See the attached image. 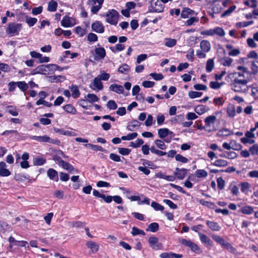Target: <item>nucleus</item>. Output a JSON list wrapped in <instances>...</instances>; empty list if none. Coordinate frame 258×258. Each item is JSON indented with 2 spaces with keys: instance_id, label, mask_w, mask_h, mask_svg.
<instances>
[{
  "instance_id": "obj_3",
  "label": "nucleus",
  "mask_w": 258,
  "mask_h": 258,
  "mask_svg": "<svg viewBox=\"0 0 258 258\" xmlns=\"http://www.w3.org/2000/svg\"><path fill=\"white\" fill-rule=\"evenodd\" d=\"M206 127L208 129V132L216 131L217 130V126L216 123L217 121V117L214 115L207 116L205 119Z\"/></svg>"
},
{
  "instance_id": "obj_45",
  "label": "nucleus",
  "mask_w": 258,
  "mask_h": 258,
  "mask_svg": "<svg viewBox=\"0 0 258 258\" xmlns=\"http://www.w3.org/2000/svg\"><path fill=\"white\" fill-rule=\"evenodd\" d=\"M199 18L195 17H191L189 19L185 22V25L189 26L194 25L195 23H197L199 21Z\"/></svg>"
},
{
  "instance_id": "obj_12",
  "label": "nucleus",
  "mask_w": 258,
  "mask_h": 258,
  "mask_svg": "<svg viewBox=\"0 0 258 258\" xmlns=\"http://www.w3.org/2000/svg\"><path fill=\"white\" fill-rule=\"evenodd\" d=\"M91 28L92 30L96 33H102L104 32V27L100 22L98 21L92 24Z\"/></svg>"
},
{
  "instance_id": "obj_24",
  "label": "nucleus",
  "mask_w": 258,
  "mask_h": 258,
  "mask_svg": "<svg viewBox=\"0 0 258 258\" xmlns=\"http://www.w3.org/2000/svg\"><path fill=\"white\" fill-rule=\"evenodd\" d=\"M86 245L91 250L92 253H96L99 250V245L93 241H90L87 242Z\"/></svg>"
},
{
  "instance_id": "obj_53",
  "label": "nucleus",
  "mask_w": 258,
  "mask_h": 258,
  "mask_svg": "<svg viewBox=\"0 0 258 258\" xmlns=\"http://www.w3.org/2000/svg\"><path fill=\"white\" fill-rule=\"evenodd\" d=\"M188 94L190 98L194 99L201 97L202 95V93L200 92L190 91L188 92Z\"/></svg>"
},
{
  "instance_id": "obj_39",
  "label": "nucleus",
  "mask_w": 258,
  "mask_h": 258,
  "mask_svg": "<svg viewBox=\"0 0 258 258\" xmlns=\"http://www.w3.org/2000/svg\"><path fill=\"white\" fill-rule=\"evenodd\" d=\"M125 48L123 44L120 43L116 44L115 47H110V50L113 52L116 53L117 51H120L123 50Z\"/></svg>"
},
{
  "instance_id": "obj_18",
  "label": "nucleus",
  "mask_w": 258,
  "mask_h": 258,
  "mask_svg": "<svg viewBox=\"0 0 258 258\" xmlns=\"http://www.w3.org/2000/svg\"><path fill=\"white\" fill-rule=\"evenodd\" d=\"M226 112L229 117L233 118L236 115V108L234 105L229 104L226 108Z\"/></svg>"
},
{
  "instance_id": "obj_41",
  "label": "nucleus",
  "mask_w": 258,
  "mask_h": 258,
  "mask_svg": "<svg viewBox=\"0 0 258 258\" xmlns=\"http://www.w3.org/2000/svg\"><path fill=\"white\" fill-rule=\"evenodd\" d=\"M223 8L219 3H217V0H213V10L216 13H219L222 10Z\"/></svg>"
},
{
  "instance_id": "obj_19",
  "label": "nucleus",
  "mask_w": 258,
  "mask_h": 258,
  "mask_svg": "<svg viewBox=\"0 0 258 258\" xmlns=\"http://www.w3.org/2000/svg\"><path fill=\"white\" fill-rule=\"evenodd\" d=\"M42 74V75H47V73L46 72L45 65H40L37 67L36 68L33 70L32 71V75H36V74Z\"/></svg>"
},
{
  "instance_id": "obj_36",
  "label": "nucleus",
  "mask_w": 258,
  "mask_h": 258,
  "mask_svg": "<svg viewBox=\"0 0 258 258\" xmlns=\"http://www.w3.org/2000/svg\"><path fill=\"white\" fill-rule=\"evenodd\" d=\"M232 62L233 59L229 57H224L221 59V63L224 66L229 67Z\"/></svg>"
},
{
  "instance_id": "obj_33",
  "label": "nucleus",
  "mask_w": 258,
  "mask_h": 258,
  "mask_svg": "<svg viewBox=\"0 0 258 258\" xmlns=\"http://www.w3.org/2000/svg\"><path fill=\"white\" fill-rule=\"evenodd\" d=\"M220 245L223 247L227 249L228 250L231 252H234L235 250V249L231 245V244L226 241L224 239L223 240V242H222Z\"/></svg>"
},
{
  "instance_id": "obj_8",
  "label": "nucleus",
  "mask_w": 258,
  "mask_h": 258,
  "mask_svg": "<svg viewBox=\"0 0 258 258\" xmlns=\"http://www.w3.org/2000/svg\"><path fill=\"white\" fill-rule=\"evenodd\" d=\"M159 137L160 138L164 139V141L166 143H169L171 141V138L168 139L167 138L168 135H172L173 133L171 131H170L168 128H160L158 130V132ZM171 138V136L170 137Z\"/></svg>"
},
{
  "instance_id": "obj_14",
  "label": "nucleus",
  "mask_w": 258,
  "mask_h": 258,
  "mask_svg": "<svg viewBox=\"0 0 258 258\" xmlns=\"http://www.w3.org/2000/svg\"><path fill=\"white\" fill-rule=\"evenodd\" d=\"M6 167L7 165L5 162H0V176L4 177L11 175V172Z\"/></svg>"
},
{
  "instance_id": "obj_37",
  "label": "nucleus",
  "mask_w": 258,
  "mask_h": 258,
  "mask_svg": "<svg viewBox=\"0 0 258 258\" xmlns=\"http://www.w3.org/2000/svg\"><path fill=\"white\" fill-rule=\"evenodd\" d=\"M159 229V225L157 223H151L147 228L146 230L148 231H151L152 232H156Z\"/></svg>"
},
{
  "instance_id": "obj_31",
  "label": "nucleus",
  "mask_w": 258,
  "mask_h": 258,
  "mask_svg": "<svg viewBox=\"0 0 258 258\" xmlns=\"http://www.w3.org/2000/svg\"><path fill=\"white\" fill-rule=\"evenodd\" d=\"M55 132L58 133L60 135L65 136H75L76 135L75 132L70 131H65L61 129H55Z\"/></svg>"
},
{
  "instance_id": "obj_48",
  "label": "nucleus",
  "mask_w": 258,
  "mask_h": 258,
  "mask_svg": "<svg viewBox=\"0 0 258 258\" xmlns=\"http://www.w3.org/2000/svg\"><path fill=\"white\" fill-rule=\"evenodd\" d=\"M228 188L231 190V192L233 195L238 196L239 194L238 187L234 184L231 183Z\"/></svg>"
},
{
  "instance_id": "obj_2",
  "label": "nucleus",
  "mask_w": 258,
  "mask_h": 258,
  "mask_svg": "<svg viewBox=\"0 0 258 258\" xmlns=\"http://www.w3.org/2000/svg\"><path fill=\"white\" fill-rule=\"evenodd\" d=\"M202 35L207 36H213L217 35L219 37H224L225 35V32L224 29L220 27H216L213 29H209L202 31L200 33Z\"/></svg>"
},
{
  "instance_id": "obj_30",
  "label": "nucleus",
  "mask_w": 258,
  "mask_h": 258,
  "mask_svg": "<svg viewBox=\"0 0 258 258\" xmlns=\"http://www.w3.org/2000/svg\"><path fill=\"white\" fill-rule=\"evenodd\" d=\"M32 139L39 142H50V138L47 136H32Z\"/></svg>"
},
{
  "instance_id": "obj_26",
  "label": "nucleus",
  "mask_w": 258,
  "mask_h": 258,
  "mask_svg": "<svg viewBox=\"0 0 258 258\" xmlns=\"http://www.w3.org/2000/svg\"><path fill=\"white\" fill-rule=\"evenodd\" d=\"M206 223L208 227L213 231H219L221 228L220 226L217 222L207 221Z\"/></svg>"
},
{
  "instance_id": "obj_47",
  "label": "nucleus",
  "mask_w": 258,
  "mask_h": 258,
  "mask_svg": "<svg viewBox=\"0 0 258 258\" xmlns=\"http://www.w3.org/2000/svg\"><path fill=\"white\" fill-rule=\"evenodd\" d=\"M70 89L72 92V95L73 98H76L79 96L80 92L77 86H72L71 87H70Z\"/></svg>"
},
{
  "instance_id": "obj_22",
  "label": "nucleus",
  "mask_w": 258,
  "mask_h": 258,
  "mask_svg": "<svg viewBox=\"0 0 258 258\" xmlns=\"http://www.w3.org/2000/svg\"><path fill=\"white\" fill-rule=\"evenodd\" d=\"M140 126V122L138 120H135L130 122L127 125L126 128L130 131L136 130Z\"/></svg>"
},
{
  "instance_id": "obj_11",
  "label": "nucleus",
  "mask_w": 258,
  "mask_h": 258,
  "mask_svg": "<svg viewBox=\"0 0 258 258\" xmlns=\"http://www.w3.org/2000/svg\"><path fill=\"white\" fill-rule=\"evenodd\" d=\"M95 52L96 55L94 59L97 61L103 59L106 56L105 49L102 47L95 48Z\"/></svg>"
},
{
  "instance_id": "obj_29",
  "label": "nucleus",
  "mask_w": 258,
  "mask_h": 258,
  "mask_svg": "<svg viewBox=\"0 0 258 258\" xmlns=\"http://www.w3.org/2000/svg\"><path fill=\"white\" fill-rule=\"evenodd\" d=\"M63 108L68 113L72 114H76L77 113L76 108L71 104H67L63 106Z\"/></svg>"
},
{
  "instance_id": "obj_50",
  "label": "nucleus",
  "mask_w": 258,
  "mask_h": 258,
  "mask_svg": "<svg viewBox=\"0 0 258 258\" xmlns=\"http://www.w3.org/2000/svg\"><path fill=\"white\" fill-rule=\"evenodd\" d=\"M37 21V20L36 18H31L28 16L26 17V22L30 27L34 26L36 23Z\"/></svg>"
},
{
  "instance_id": "obj_56",
  "label": "nucleus",
  "mask_w": 258,
  "mask_h": 258,
  "mask_svg": "<svg viewBox=\"0 0 258 258\" xmlns=\"http://www.w3.org/2000/svg\"><path fill=\"white\" fill-rule=\"evenodd\" d=\"M155 143L157 147L161 150H165L167 148V146L164 144V142L160 140H156Z\"/></svg>"
},
{
  "instance_id": "obj_21",
  "label": "nucleus",
  "mask_w": 258,
  "mask_h": 258,
  "mask_svg": "<svg viewBox=\"0 0 258 258\" xmlns=\"http://www.w3.org/2000/svg\"><path fill=\"white\" fill-rule=\"evenodd\" d=\"M199 236L201 241L203 243H204L207 246H212V242L207 235L201 233H199Z\"/></svg>"
},
{
  "instance_id": "obj_16",
  "label": "nucleus",
  "mask_w": 258,
  "mask_h": 258,
  "mask_svg": "<svg viewBox=\"0 0 258 258\" xmlns=\"http://www.w3.org/2000/svg\"><path fill=\"white\" fill-rule=\"evenodd\" d=\"M200 48L204 52H208L211 49V44L210 42L206 40H203L200 42Z\"/></svg>"
},
{
  "instance_id": "obj_44",
  "label": "nucleus",
  "mask_w": 258,
  "mask_h": 258,
  "mask_svg": "<svg viewBox=\"0 0 258 258\" xmlns=\"http://www.w3.org/2000/svg\"><path fill=\"white\" fill-rule=\"evenodd\" d=\"M46 162V159L41 157H36L34 159L33 164L34 165L41 166Z\"/></svg>"
},
{
  "instance_id": "obj_43",
  "label": "nucleus",
  "mask_w": 258,
  "mask_h": 258,
  "mask_svg": "<svg viewBox=\"0 0 258 258\" xmlns=\"http://www.w3.org/2000/svg\"><path fill=\"white\" fill-rule=\"evenodd\" d=\"M195 174L198 178L206 177L208 176V172L203 169H198L196 171Z\"/></svg>"
},
{
  "instance_id": "obj_60",
  "label": "nucleus",
  "mask_w": 258,
  "mask_h": 258,
  "mask_svg": "<svg viewBox=\"0 0 258 258\" xmlns=\"http://www.w3.org/2000/svg\"><path fill=\"white\" fill-rule=\"evenodd\" d=\"M163 202L164 203L168 205L171 209H176L177 208V205L169 200L164 199Z\"/></svg>"
},
{
  "instance_id": "obj_20",
  "label": "nucleus",
  "mask_w": 258,
  "mask_h": 258,
  "mask_svg": "<svg viewBox=\"0 0 258 258\" xmlns=\"http://www.w3.org/2000/svg\"><path fill=\"white\" fill-rule=\"evenodd\" d=\"M195 14V12L189 8H184L181 13V17L184 19L187 18L189 16Z\"/></svg>"
},
{
  "instance_id": "obj_5",
  "label": "nucleus",
  "mask_w": 258,
  "mask_h": 258,
  "mask_svg": "<svg viewBox=\"0 0 258 258\" xmlns=\"http://www.w3.org/2000/svg\"><path fill=\"white\" fill-rule=\"evenodd\" d=\"M22 25L17 23H11L8 24V27L6 29L7 34L11 36L18 35L21 30Z\"/></svg>"
},
{
  "instance_id": "obj_10",
  "label": "nucleus",
  "mask_w": 258,
  "mask_h": 258,
  "mask_svg": "<svg viewBox=\"0 0 258 258\" xmlns=\"http://www.w3.org/2000/svg\"><path fill=\"white\" fill-rule=\"evenodd\" d=\"M61 25L63 27H70L76 24L75 19L65 16L61 21Z\"/></svg>"
},
{
  "instance_id": "obj_51",
  "label": "nucleus",
  "mask_w": 258,
  "mask_h": 258,
  "mask_svg": "<svg viewBox=\"0 0 258 258\" xmlns=\"http://www.w3.org/2000/svg\"><path fill=\"white\" fill-rule=\"evenodd\" d=\"M236 8V6L233 5L231 6L228 10L224 11L221 15L222 17H224L230 15Z\"/></svg>"
},
{
  "instance_id": "obj_25",
  "label": "nucleus",
  "mask_w": 258,
  "mask_h": 258,
  "mask_svg": "<svg viewBox=\"0 0 258 258\" xmlns=\"http://www.w3.org/2000/svg\"><path fill=\"white\" fill-rule=\"evenodd\" d=\"M60 67L55 64H48L45 65L46 72L47 75L50 74L56 71Z\"/></svg>"
},
{
  "instance_id": "obj_64",
  "label": "nucleus",
  "mask_w": 258,
  "mask_h": 258,
  "mask_svg": "<svg viewBox=\"0 0 258 258\" xmlns=\"http://www.w3.org/2000/svg\"><path fill=\"white\" fill-rule=\"evenodd\" d=\"M175 158L176 161L183 163H185L188 161V160L186 157L181 155L180 154L176 155Z\"/></svg>"
},
{
  "instance_id": "obj_63",
  "label": "nucleus",
  "mask_w": 258,
  "mask_h": 258,
  "mask_svg": "<svg viewBox=\"0 0 258 258\" xmlns=\"http://www.w3.org/2000/svg\"><path fill=\"white\" fill-rule=\"evenodd\" d=\"M87 39L90 42H96L98 40V37L95 34L90 33L88 34Z\"/></svg>"
},
{
  "instance_id": "obj_59",
  "label": "nucleus",
  "mask_w": 258,
  "mask_h": 258,
  "mask_svg": "<svg viewBox=\"0 0 258 258\" xmlns=\"http://www.w3.org/2000/svg\"><path fill=\"white\" fill-rule=\"evenodd\" d=\"M151 206L156 211H162L164 210V209L163 206L160 205L159 204L155 202H153L151 203Z\"/></svg>"
},
{
  "instance_id": "obj_55",
  "label": "nucleus",
  "mask_w": 258,
  "mask_h": 258,
  "mask_svg": "<svg viewBox=\"0 0 258 258\" xmlns=\"http://www.w3.org/2000/svg\"><path fill=\"white\" fill-rule=\"evenodd\" d=\"M241 190L242 192L247 194L249 191V184L248 182H242L240 184Z\"/></svg>"
},
{
  "instance_id": "obj_58",
  "label": "nucleus",
  "mask_w": 258,
  "mask_h": 258,
  "mask_svg": "<svg viewBox=\"0 0 258 258\" xmlns=\"http://www.w3.org/2000/svg\"><path fill=\"white\" fill-rule=\"evenodd\" d=\"M217 182L218 188L223 189L225 186V181L222 177H220L217 179Z\"/></svg>"
},
{
  "instance_id": "obj_38",
  "label": "nucleus",
  "mask_w": 258,
  "mask_h": 258,
  "mask_svg": "<svg viewBox=\"0 0 258 258\" xmlns=\"http://www.w3.org/2000/svg\"><path fill=\"white\" fill-rule=\"evenodd\" d=\"M213 164L217 167H225L228 165V162L223 159H218Z\"/></svg>"
},
{
  "instance_id": "obj_13",
  "label": "nucleus",
  "mask_w": 258,
  "mask_h": 258,
  "mask_svg": "<svg viewBox=\"0 0 258 258\" xmlns=\"http://www.w3.org/2000/svg\"><path fill=\"white\" fill-rule=\"evenodd\" d=\"M187 170L185 168L179 169L176 168L174 175L178 179H183L187 174Z\"/></svg>"
},
{
  "instance_id": "obj_49",
  "label": "nucleus",
  "mask_w": 258,
  "mask_h": 258,
  "mask_svg": "<svg viewBox=\"0 0 258 258\" xmlns=\"http://www.w3.org/2000/svg\"><path fill=\"white\" fill-rule=\"evenodd\" d=\"M144 144V141L142 139H138L135 142H132L130 143V146L135 148L139 147L141 145Z\"/></svg>"
},
{
  "instance_id": "obj_27",
  "label": "nucleus",
  "mask_w": 258,
  "mask_h": 258,
  "mask_svg": "<svg viewBox=\"0 0 258 258\" xmlns=\"http://www.w3.org/2000/svg\"><path fill=\"white\" fill-rule=\"evenodd\" d=\"M57 8V3L54 0H51L48 3L47 11L49 12H55Z\"/></svg>"
},
{
  "instance_id": "obj_23",
  "label": "nucleus",
  "mask_w": 258,
  "mask_h": 258,
  "mask_svg": "<svg viewBox=\"0 0 258 258\" xmlns=\"http://www.w3.org/2000/svg\"><path fill=\"white\" fill-rule=\"evenodd\" d=\"M109 89L118 94H122L124 89L122 86L117 84H112L109 87Z\"/></svg>"
},
{
  "instance_id": "obj_40",
  "label": "nucleus",
  "mask_w": 258,
  "mask_h": 258,
  "mask_svg": "<svg viewBox=\"0 0 258 258\" xmlns=\"http://www.w3.org/2000/svg\"><path fill=\"white\" fill-rule=\"evenodd\" d=\"M130 70V67L127 64H123L120 66L118 68V72L122 74H127Z\"/></svg>"
},
{
  "instance_id": "obj_52",
  "label": "nucleus",
  "mask_w": 258,
  "mask_h": 258,
  "mask_svg": "<svg viewBox=\"0 0 258 258\" xmlns=\"http://www.w3.org/2000/svg\"><path fill=\"white\" fill-rule=\"evenodd\" d=\"M138 136V134L137 133H133L131 134H128L127 136L121 137V139L122 140H132L135 138H136Z\"/></svg>"
},
{
  "instance_id": "obj_42",
  "label": "nucleus",
  "mask_w": 258,
  "mask_h": 258,
  "mask_svg": "<svg viewBox=\"0 0 258 258\" xmlns=\"http://www.w3.org/2000/svg\"><path fill=\"white\" fill-rule=\"evenodd\" d=\"M176 44V40L175 39L166 38L165 41V45L168 47H171L175 45Z\"/></svg>"
},
{
  "instance_id": "obj_1",
  "label": "nucleus",
  "mask_w": 258,
  "mask_h": 258,
  "mask_svg": "<svg viewBox=\"0 0 258 258\" xmlns=\"http://www.w3.org/2000/svg\"><path fill=\"white\" fill-rule=\"evenodd\" d=\"M248 82L247 79L235 77L230 85L231 89L236 92L246 93L249 89Z\"/></svg>"
},
{
  "instance_id": "obj_35",
  "label": "nucleus",
  "mask_w": 258,
  "mask_h": 258,
  "mask_svg": "<svg viewBox=\"0 0 258 258\" xmlns=\"http://www.w3.org/2000/svg\"><path fill=\"white\" fill-rule=\"evenodd\" d=\"M16 85L18 86V87L23 92H25L29 88L28 84H27L24 81L17 82Z\"/></svg>"
},
{
  "instance_id": "obj_15",
  "label": "nucleus",
  "mask_w": 258,
  "mask_h": 258,
  "mask_svg": "<svg viewBox=\"0 0 258 258\" xmlns=\"http://www.w3.org/2000/svg\"><path fill=\"white\" fill-rule=\"evenodd\" d=\"M62 164L60 165L64 169L67 170L71 173H74L78 172V170L75 169L71 164L69 163L66 162H61Z\"/></svg>"
},
{
  "instance_id": "obj_46",
  "label": "nucleus",
  "mask_w": 258,
  "mask_h": 258,
  "mask_svg": "<svg viewBox=\"0 0 258 258\" xmlns=\"http://www.w3.org/2000/svg\"><path fill=\"white\" fill-rule=\"evenodd\" d=\"M214 67V62L213 59H209L207 60L206 63V71L208 72H211Z\"/></svg>"
},
{
  "instance_id": "obj_34",
  "label": "nucleus",
  "mask_w": 258,
  "mask_h": 258,
  "mask_svg": "<svg viewBox=\"0 0 258 258\" xmlns=\"http://www.w3.org/2000/svg\"><path fill=\"white\" fill-rule=\"evenodd\" d=\"M240 211L244 214L250 215L253 212V208L251 206H246L243 207Z\"/></svg>"
},
{
  "instance_id": "obj_61",
  "label": "nucleus",
  "mask_w": 258,
  "mask_h": 258,
  "mask_svg": "<svg viewBox=\"0 0 258 258\" xmlns=\"http://www.w3.org/2000/svg\"><path fill=\"white\" fill-rule=\"evenodd\" d=\"M107 107L111 110H115L117 108V105L114 100H109L107 102Z\"/></svg>"
},
{
  "instance_id": "obj_4",
  "label": "nucleus",
  "mask_w": 258,
  "mask_h": 258,
  "mask_svg": "<svg viewBox=\"0 0 258 258\" xmlns=\"http://www.w3.org/2000/svg\"><path fill=\"white\" fill-rule=\"evenodd\" d=\"M118 13L112 10L106 14V21L111 25H116L118 22Z\"/></svg>"
},
{
  "instance_id": "obj_9",
  "label": "nucleus",
  "mask_w": 258,
  "mask_h": 258,
  "mask_svg": "<svg viewBox=\"0 0 258 258\" xmlns=\"http://www.w3.org/2000/svg\"><path fill=\"white\" fill-rule=\"evenodd\" d=\"M90 87L95 91L101 90L103 88V84L99 77H95L92 83L90 85Z\"/></svg>"
},
{
  "instance_id": "obj_32",
  "label": "nucleus",
  "mask_w": 258,
  "mask_h": 258,
  "mask_svg": "<svg viewBox=\"0 0 258 258\" xmlns=\"http://www.w3.org/2000/svg\"><path fill=\"white\" fill-rule=\"evenodd\" d=\"M158 239L156 237H151L149 238L150 245L154 249H157L158 246Z\"/></svg>"
},
{
  "instance_id": "obj_57",
  "label": "nucleus",
  "mask_w": 258,
  "mask_h": 258,
  "mask_svg": "<svg viewBox=\"0 0 258 258\" xmlns=\"http://www.w3.org/2000/svg\"><path fill=\"white\" fill-rule=\"evenodd\" d=\"M85 146L89 147L90 149H91L92 150L95 151H104L103 148L101 146H99V145L88 144L85 145Z\"/></svg>"
},
{
  "instance_id": "obj_6",
  "label": "nucleus",
  "mask_w": 258,
  "mask_h": 258,
  "mask_svg": "<svg viewBox=\"0 0 258 258\" xmlns=\"http://www.w3.org/2000/svg\"><path fill=\"white\" fill-rule=\"evenodd\" d=\"M247 57L249 58H253V60L251 62V70L255 72H258V54L254 50L250 51Z\"/></svg>"
},
{
  "instance_id": "obj_7",
  "label": "nucleus",
  "mask_w": 258,
  "mask_h": 258,
  "mask_svg": "<svg viewBox=\"0 0 258 258\" xmlns=\"http://www.w3.org/2000/svg\"><path fill=\"white\" fill-rule=\"evenodd\" d=\"M164 6L159 0H152L150 10L151 12L160 13L163 11Z\"/></svg>"
},
{
  "instance_id": "obj_54",
  "label": "nucleus",
  "mask_w": 258,
  "mask_h": 258,
  "mask_svg": "<svg viewBox=\"0 0 258 258\" xmlns=\"http://www.w3.org/2000/svg\"><path fill=\"white\" fill-rule=\"evenodd\" d=\"M132 234L133 236L137 235H145V233L143 230L139 229L136 227H133L132 228Z\"/></svg>"
},
{
  "instance_id": "obj_17",
  "label": "nucleus",
  "mask_w": 258,
  "mask_h": 258,
  "mask_svg": "<svg viewBox=\"0 0 258 258\" xmlns=\"http://www.w3.org/2000/svg\"><path fill=\"white\" fill-rule=\"evenodd\" d=\"M47 175L51 180L58 181V173L55 170L49 168L47 171Z\"/></svg>"
},
{
  "instance_id": "obj_28",
  "label": "nucleus",
  "mask_w": 258,
  "mask_h": 258,
  "mask_svg": "<svg viewBox=\"0 0 258 258\" xmlns=\"http://www.w3.org/2000/svg\"><path fill=\"white\" fill-rule=\"evenodd\" d=\"M209 108L203 105H197L195 107V111L196 112L200 115L207 112L209 110Z\"/></svg>"
},
{
  "instance_id": "obj_62",
  "label": "nucleus",
  "mask_w": 258,
  "mask_h": 258,
  "mask_svg": "<svg viewBox=\"0 0 258 258\" xmlns=\"http://www.w3.org/2000/svg\"><path fill=\"white\" fill-rule=\"evenodd\" d=\"M87 97L89 99L90 102H98L99 100L98 97L94 94H88Z\"/></svg>"
}]
</instances>
